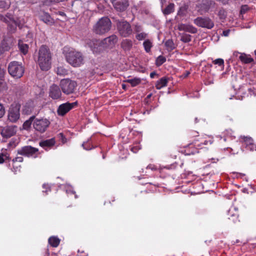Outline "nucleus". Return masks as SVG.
<instances>
[{"mask_svg": "<svg viewBox=\"0 0 256 256\" xmlns=\"http://www.w3.org/2000/svg\"><path fill=\"white\" fill-rule=\"evenodd\" d=\"M50 122L46 118H34L33 122L34 129L40 133H44L49 127Z\"/></svg>", "mask_w": 256, "mask_h": 256, "instance_id": "9", "label": "nucleus"}, {"mask_svg": "<svg viewBox=\"0 0 256 256\" xmlns=\"http://www.w3.org/2000/svg\"><path fill=\"white\" fill-rule=\"evenodd\" d=\"M87 44L94 52H96L99 46L100 42L96 40H89L87 42Z\"/></svg>", "mask_w": 256, "mask_h": 256, "instance_id": "20", "label": "nucleus"}, {"mask_svg": "<svg viewBox=\"0 0 256 256\" xmlns=\"http://www.w3.org/2000/svg\"><path fill=\"white\" fill-rule=\"evenodd\" d=\"M4 157L6 158V156L3 154H0V164H2L4 162Z\"/></svg>", "mask_w": 256, "mask_h": 256, "instance_id": "45", "label": "nucleus"}, {"mask_svg": "<svg viewBox=\"0 0 256 256\" xmlns=\"http://www.w3.org/2000/svg\"><path fill=\"white\" fill-rule=\"evenodd\" d=\"M14 23L8 25V30L10 33H14L16 30V23L14 20Z\"/></svg>", "mask_w": 256, "mask_h": 256, "instance_id": "34", "label": "nucleus"}, {"mask_svg": "<svg viewBox=\"0 0 256 256\" xmlns=\"http://www.w3.org/2000/svg\"><path fill=\"white\" fill-rule=\"evenodd\" d=\"M21 106L19 103L14 102L10 105L8 111V120L16 122L20 118V110Z\"/></svg>", "mask_w": 256, "mask_h": 256, "instance_id": "8", "label": "nucleus"}, {"mask_svg": "<svg viewBox=\"0 0 256 256\" xmlns=\"http://www.w3.org/2000/svg\"><path fill=\"white\" fill-rule=\"evenodd\" d=\"M195 120H196V122H198V119H197V118H196Z\"/></svg>", "mask_w": 256, "mask_h": 256, "instance_id": "60", "label": "nucleus"}, {"mask_svg": "<svg viewBox=\"0 0 256 256\" xmlns=\"http://www.w3.org/2000/svg\"><path fill=\"white\" fill-rule=\"evenodd\" d=\"M39 144L40 146L46 150V147L50 148L55 144V140L54 138H52L50 139L42 141Z\"/></svg>", "mask_w": 256, "mask_h": 256, "instance_id": "21", "label": "nucleus"}, {"mask_svg": "<svg viewBox=\"0 0 256 256\" xmlns=\"http://www.w3.org/2000/svg\"><path fill=\"white\" fill-rule=\"evenodd\" d=\"M144 50L146 52H150L151 48L152 46V42L150 40H146L143 43Z\"/></svg>", "mask_w": 256, "mask_h": 256, "instance_id": "29", "label": "nucleus"}, {"mask_svg": "<svg viewBox=\"0 0 256 256\" xmlns=\"http://www.w3.org/2000/svg\"><path fill=\"white\" fill-rule=\"evenodd\" d=\"M122 88L124 90L126 89V85L125 84H122Z\"/></svg>", "mask_w": 256, "mask_h": 256, "instance_id": "55", "label": "nucleus"}, {"mask_svg": "<svg viewBox=\"0 0 256 256\" xmlns=\"http://www.w3.org/2000/svg\"><path fill=\"white\" fill-rule=\"evenodd\" d=\"M9 144L14 148L16 147V144L12 142V141L10 142Z\"/></svg>", "mask_w": 256, "mask_h": 256, "instance_id": "52", "label": "nucleus"}, {"mask_svg": "<svg viewBox=\"0 0 256 256\" xmlns=\"http://www.w3.org/2000/svg\"><path fill=\"white\" fill-rule=\"evenodd\" d=\"M192 36L186 34H182L180 36V40L186 43L191 41Z\"/></svg>", "mask_w": 256, "mask_h": 256, "instance_id": "30", "label": "nucleus"}, {"mask_svg": "<svg viewBox=\"0 0 256 256\" xmlns=\"http://www.w3.org/2000/svg\"><path fill=\"white\" fill-rule=\"evenodd\" d=\"M156 75V73L155 72H153L150 74V77L152 78Z\"/></svg>", "mask_w": 256, "mask_h": 256, "instance_id": "53", "label": "nucleus"}, {"mask_svg": "<svg viewBox=\"0 0 256 256\" xmlns=\"http://www.w3.org/2000/svg\"><path fill=\"white\" fill-rule=\"evenodd\" d=\"M60 16H64V15H65L64 13V12H60Z\"/></svg>", "mask_w": 256, "mask_h": 256, "instance_id": "56", "label": "nucleus"}, {"mask_svg": "<svg viewBox=\"0 0 256 256\" xmlns=\"http://www.w3.org/2000/svg\"><path fill=\"white\" fill-rule=\"evenodd\" d=\"M174 4L171 3L169 4L164 10L163 13L165 15L169 14L174 11Z\"/></svg>", "mask_w": 256, "mask_h": 256, "instance_id": "28", "label": "nucleus"}, {"mask_svg": "<svg viewBox=\"0 0 256 256\" xmlns=\"http://www.w3.org/2000/svg\"><path fill=\"white\" fill-rule=\"evenodd\" d=\"M232 216L234 218L232 220L233 222L234 223L236 222L238 220V216L236 215H232Z\"/></svg>", "mask_w": 256, "mask_h": 256, "instance_id": "51", "label": "nucleus"}, {"mask_svg": "<svg viewBox=\"0 0 256 256\" xmlns=\"http://www.w3.org/2000/svg\"><path fill=\"white\" fill-rule=\"evenodd\" d=\"M165 46L168 50L171 51L174 49V44L172 40H168L165 42Z\"/></svg>", "mask_w": 256, "mask_h": 256, "instance_id": "32", "label": "nucleus"}, {"mask_svg": "<svg viewBox=\"0 0 256 256\" xmlns=\"http://www.w3.org/2000/svg\"><path fill=\"white\" fill-rule=\"evenodd\" d=\"M116 28L119 34L124 38L130 36L133 32L131 25L126 20H118Z\"/></svg>", "mask_w": 256, "mask_h": 256, "instance_id": "5", "label": "nucleus"}, {"mask_svg": "<svg viewBox=\"0 0 256 256\" xmlns=\"http://www.w3.org/2000/svg\"><path fill=\"white\" fill-rule=\"evenodd\" d=\"M168 82V78L166 77H162L158 81L156 82V89L160 90L162 88L166 86H167Z\"/></svg>", "mask_w": 256, "mask_h": 256, "instance_id": "23", "label": "nucleus"}, {"mask_svg": "<svg viewBox=\"0 0 256 256\" xmlns=\"http://www.w3.org/2000/svg\"><path fill=\"white\" fill-rule=\"evenodd\" d=\"M22 156H16L12 160L13 162H22L24 160V158Z\"/></svg>", "mask_w": 256, "mask_h": 256, "instance_id": "41", "label": "nucleus"}, {"mask_svg": "<svg viewBox=\"0 0 256 256\" xmlns=\"http://www.w3.org/2000/svg\"><path fill=\"white\" fill-rule=\"evenodd\" d=\"M77 104L76 102L72 103L66 102L58 106L57 110V114L60 116H64L70 110H71L74 106Z\"/></svg>", "mask_w": 256, "mask_h": 256, "instance_id": "11", "label": "nucleus"}, {"mask_svg": "<svg viewBox=\"0 0 256 256\" xmlns=\"http://www.w3.org/2000/svg\"><path fill=\"white\" fill-rule=\"evenodd\" d=\"M253 143V140L250 138H245L244 139V146H248Z\"/></svg>", "mask_w": 256, "mask_h": 256, "instance_id": "38", "label": "nucleus"}, {"mask_svg": "<svg viewBox=\"0 0 256 256\" xmlns=\"http://www.w3.org/2000/svg\"><path fill=\"white\" fill-rule=\"evenodd\" d=\"M132 46V42L131 40H124L121 43V46L125 51L130 50Z\"/></svg>", "mask_w": 256, "mask_h": 256, "instance_id": "22", "label": "nucleus"}, {"mask_svg": "<svg viewBox=\"0 0 256 256\" xmlns=\"http://www.w3.org/2000/svg\"><path fill=\"white\" fill-rule=\"evenodd\" d=\"M141 79L140 78H134L132 79H128L125 80L126 82H128L131 84L132 86H136L141 82Z\"/></svg>", "mask_w": 256, "mask_h": 256, "instance_id": "27", "label": "nucleus"}, {"mask_svg": "<svg viewBox=\"0 0 256 256\" xmlns=\"http://www.w3.org/2000/svg\"><path fill=\"white\" fill-rule=\"evenodd\" d=\"M82 146L84 148V144H82Z\"/></svg>", "mask_w": 256, "mask_h": 256, "instance_id": "63", "label": "nucleus"}, {"mask_svg": "<svg viewBox=\"0 0 256 256\" xmlns=\"http://www.w3.org/2000/svg\"><path fill=\"white\" fill-rule=\"evenodd\" d=\"M148 36V34L145 32H140L136 35V38L138 40H142L145 39Z\"/></svg>", "mask_w": 256, "mask_h": 256, "instance_id": "36", "label": "nucleus"}, {"mask_svg": "<svg viewBox=\"0 0 256 256\" xmlns=\"http://www.w3.org/2000/svg\"><path fill=\"white\" fill-rule=\"evenodd\" d=\"M183 10H186V8H182H182H180V10H179V12H178V14H180V15H182V16H184V14H184V12H182Z\"/></svg>", "mask_w": 256, "mask_h": 256, "instance_id": "47", "label": "nucleus"}, {"mask_svg": "<svg viewBox=\"0 0 256 256\" xmlns=\"http://www.w3.org/2000/svg\"><path fill=\"white\" fill-rule=\"evenodd\" d=\"M16 126H6L2 130L1 134L5 138H10L16 134Z\"/></svg>", "mask_w": 256, "mask_h": 256, "instance_id": "14", "label": "nucleus"}, {"mask_svg": "<svg viewBox=\"0 0 256 256\" xmlns=\"http://www.w3.org/2000/svg\"><path fill=\"white\" fill-rule=\"evenodd\" d=\"M254 54L256 55V50H254Z\"/></svg>", "mask_w": 256, "mask_h": 256, "instance_id": "61", "label": "nucleus"}, {"mask_svg": "<svg viewBox=\"0 0 256 256\" xmlns=\"http://www.w3.org/2000/svg\"><path fill=\"white\" fill-rule=\"evenodd\" d=\"M246 148L249 150L250 151H254V150H256V147L254 143L252 144H251L246 146Z\"/></svg>", "mask_w": 256, "mask_h": 256, "instance_id": "40", "label": "nucleus"}, {"mask_svg": "<svg viewBox=\"0 0 256 256\" xmlns=\"http://www.w3.org/2000/svg\"><path fill=\"white\" fill-rule=\"evenodd\" d=\"M56 72L58 75L64 76L68 74V70L63 66H58Z\"/></svg>", "mask_w": 256, "mask_h": 256, "instance_id": "31", "label": "nucleus"}, {"mask_svg": "<svg viewBox=\"0 0 256 256\" xmlns=\"http://www.w3.org/2000/svg\"><path fill=\"white\" fill-rule=\"evenodd\" d=\"M18 154L28 158H36L39 154L38 149L30 146H26L17 150Z\"/></svg>", "mask_w": 256, "mask_h": 256, "instance_id": "7", "label": "nucleus"}, {"mask_svg": "<svg viewBox=\"0 0 256 256\" xmlns=\"http://www.w3.org/2000/svg\"><path fill=\"white\" fill-rule=\"evenodd\" d=\"M60 86L62 92L64 94L68 95L74 92L77 86V83L69 78L63 79L60 80Z\"/></svg>", "mask_w": 256, "mask_h": 256, "instance_id": "6", "label": "nucleus"}, {"mask_svg": "<svg viewBox=\"0 0 256 256\" xmlns=\"http://www.w3.org/2000/svg\"><path fill=\"white\" fill-rule=\"evenodd\" d=\"M238 54H239V52H234V56H237Z\"/></svg>", "mask_w": 256, "mask_h": 256, "instance_id": "57", "label": "nucleus"}, {"mask_svg": "<svg viewBox=\"0 0 256 256\" xmlns=\"http://www.w3.org/2000/svg\"><path fill=\"white\" fill-rule=\"evenodd\" d=\"M52 54L50 49L46 46H42L38 51V64L42 70H48L50 68Z\"/></svg>", "mask_w": 256, "mask_h": 256, "instance_id": "1", "label": "nucleus"}, {"mask_svg": "<svg viewBox=\"0 0 256 256\" xmlns=\"http://www.w3.org/2000/svg\"><path fill=\"white\" fill-rule=\"evenodd\" d=\"M190 74V72H188V71H186L183 74H182V76L184 78H186L187 76H188Z\"/></svg>", "mask_w": 256, "mask_h": 256, "instance_id": "50", "label": "nucleus"}, {"mask_svg": "<svg viewBox=\"0 0 256 256\" xmlns=\"http://www.w3.org/2000/svg\"><path fill=\"white\" fill-rule=\"evenodd\" d=\"M118 36L115 34H112L108 38L104 39L103 42L108 45V46H112L118 42Z\"/></svg>", "mask_w": 256, "mask_h": 256, "instance_id": "17", "label": "nucleus"}, {"mask_svg": "<svg viewBox=\"0 0 256 256\" xmlns=\"http://www.w3.org/2000/svg\"><path fill=\"white\" fill-rule=\"evenodd\" d=\"M240 60L244 64H248L254 62V59L250 55L246 54L244 53H241L239 56Z\"/></svg>", "mask_w": 256, "mask_h": 256, "instance_id": "19", "label": "nucleus"}, {"mask_svg": "<svg viewBox=\"0 0 256 256\" xmlns=\"http://www.w3.org/2000/svg\"><path fill=\"white\" fill-rule=\"evenodd\" d=\"M152 95V94H148V95L147 96L146 98H150L151 97Z\"/></svg>", "mask_w": 256, "mask_h": 256, "instance_id": "58", "label": "nucleus"}, {"mask_svg": "<svg viewBox=\"0 0 256 256\" xmlns=\"http://www.w3.org/2000/svg\"><path fill=\"white\" fill-rule=\"evenodd\" d=\"M114 9L118 12H124L129 6L128 0H112Z\"/></svg>", "mask_w": 256, "mask_h": 256, "instance_id": "12", "label": "nucleus"}, {"mask_svg": "<svg viewBox=\"0 0 256 256\" xmlns=\"http://www.w3.org/2000/svg\"><path fill=\"white\" fill-rule=\"evenodd\" d=\"M35 118L36 116H30L28 120H26L23 124L22 126L24 129L26 130H28L30 128L32 122L34 121Z\"/></svg>", "mask_w": 256, "mask_h": 256, "instance_id": "25", "label": "nucleus"}, {"mask_svg": "<svg viewBox=\"0 0 256 256\" xmlns=\"http://www.w3.org/2000/svg\"><path fill=\"white\" fill-rule=\"evenodd\" d=\"M60 242V239L56 236H51L48 239V243L52 247H57L59 245Z\"/></svg>", "mask_w": 256, "mask_h": 256, "instance_id": "24", "label": "nucleus"}, {"mask_svg": "<svg viewBox=\"0 0 256 256\" xmlns=\"http://www.w3.org/2000/svg\"><path fill=\"white\" fill-rule=\"evenodd\" d=\"M142 28L141 26L138 24H136L135 26L134 30L136 32H140L142 31Z\"/></svg>", "mask_w": 256, "mask_h": 256, "instance_id": "43", "label": "nucleus"}, {"mask_svg": "<svg viewBox=\"0 0 256 256\" xmlns=\"http://www.w3.org/2000/svg\"><path fill=\"white\" fill-rule=\"evenodd\" d=\"M250 10L249 7L248 5H242L240 8V14H246L247 12H248Z\"/></svg>", "mask_w": 256, "mask_h": 256, "instance_id": "37", "label": "nucleus"}, {"mask_svg": "<svg viewBox=\"0 0 256 256\" xmlns=\"http://www.w3.org/2000/svg\"><path fill=\"white\" fill-rule=\"evenodd\" d=\"M112 28V22L108 17L100 18L94 26L92 30L96 34L102 35L108 32Z\"/></svg>", "mask_w": 256, "mask_h": 256, "instance_id": "2", "label": "nucleus"}, {"mask_svg": "<svg viewBox=\"0 0 256 256\" xmlns=\"http://www.w3.org/2000/svg\"><path fill=\"white\" fill-rule=\"evenodd\" d=\"M212 62L214 64H218L219 66H224V61L222 58H218L213 60Z\"/></svg>", "mask_w": 256, "mask_h": 256, "instance_id": "39", "label": "nucleus"}, {"mask_svg": "<svg viewBox=\"0 0 256 256\" xmlns=\"http://www.w3.org/2000/svg\"><path fill=\"white\" fill-rule=\"evenodd\" d=\"M12 45V40L10 38H4L1 43L0 48V53L9 50Z\"/></svg>", "mask_w": 256, "mask_h": 256, "instance_id": "16", "label": "nucleus"}, {"mask_svg": "<svg viewBox=\"0 0 256 256\" xmlns=\"http://www.w3.org/2000/svg\"><path fill=\"white\" fill-rule=\"evenodd\" d=\"M50 0L51 2H64L65 0Z\"/></svg>", "mask_w": 256, "mask_h": 256, "instance_id": "54", "label": "nucleus"}, {"mask_svg": "<svg viewBox=\"0 0 256 256\" xmlns=\"http://www.w3.org/2000/svg\"><path fill=\"white\" fill-rule=\"evenodd\" d=\"M10 6V3H8L4 0H0V8L8 9Z\"/></svg>", "mask_w": 256, "mask_h": 256, "instance_id": "35", "label": "nucleus"}, {"mask_svg": "<svg viewBox=\"0 0 256 256\" xmlns=\"http://www.w3.org/2000/svg\"><path fill=\"white\" fill-rule=\"evenodd\" d=\"M194 23L199 27L212 29L214 26V22L208 17H198L194 20Z\"/></svg>", "mask_w": 256, "mask_h": 256, "instance_id": "10", "label": "nucleus"}, {"mask_svg": "<svg viewBox=\"0 0 256 256\" xmlns=\"http://www.w3.org/2000/svg\"><path fill=\"white\" fill-rule=\"evenodd\" d=\"M178 29L179 30H184L192 34H196L197 32V29L190 24H178Z\"/></svg>", "mask_w": 256, "mask_h": 256, "instance_id": "15", "label": "nucleus"}, {"mask_svg": "<svg viewBox=\"0 0 256 256\" xmlns=\"http://www.w3.org/2000/svg\"><path fill=\"white\" fill-rule=\"evenodd\" d=\"M18 47L22 52L24 54H26L28 49V46L27 44H24L22 40H20L18 42Z\"/></svg>", "mask_w": 256, "mask_h": 256, "instance_id": "26", "label": "nucleus"}, {"mask_svg": "<svg viewBox=\"0 0 256 256\" xmlns=\"http://www.w3.org/2000/svg\"><path fill=\"white\" fill-rule=\"evenodd\" d=\"M43 188L45 189V190H43V192H48L50 191V188L48 184H44L42 186Z\"/></svg>", "mask_w": 256, "mask_h": 256, "instance_id": "44", "label": "nucleus"}, {"mask_svg": "<svg viewBox=\"0 0 256 256\" xmlns=\"http://www.w3.org/2000/svg\"><path fill=\"white\" fill-rule=\"evenodd\" d=\"M49 96L54 100L60 98L62 92L59 86L55 84H52L50 88Z\"/></svg>", "mask_w": 256, "mask_h": 256, "instance_id": "13", "label": "nucleus"}, {"mask_svg": "<svg viewBox=\"0 0 256 256\" xmlns=\"http://www.w3.org/2000/svg\"><path fill=\"white\" fill-rule=\"evenodd\" d=\"M197 141H198V140H194V142L195 144H196V142Z\"/></svg>", "mask_w": 256, "mask_h": 256, "instance_id": "59", "label": "nucleus"}, {"mask_svg": "<svg viewBox=\"0 0 256 256\" xmlns=\"http://www.w3.org/2000/svg\"><path fill=\"white\" fill-rule=\"evenodd\" d=\"M166 61V58L165 57L160 56H158L156 62V64L157 66H160L162 64Z\"/></svg>", "mask_w": 256, "mask_h": 256, "instance_id": "33", "label": "nucleus"}, {"mask_svg": "<svg viewBox=\"0 0 256 256\" xmlns=\"http://www.w3.org/2000/svg\"><path fill=\"white\" fill-rule=\"evenodd\" d=\"M66 60L68 63L74 67H78L84 64V56L80 52L70 51L66 55Z\"/></svg>", "mask_w": 256, "mask_h": 256, "instance_id": "4", "label": "nucleus"}, {"mask_svg": "<svg viewBox=\"0 0 256 256\" xmlns=\"http://www.w3.org/2000/svg\"><path fill=\"white\" fill-rule=\"evenodd\" d=\"M147 168L151 169L152 170H156V168L152 164H150L147 166Z\"/></svg>", "mask_w": 256, "mask_h": 256, "instance_id": "48", "label": "nucleus"}, {"mask_svg": "<svg viewBox=\"0 0 256 256\" xmlns=\"http://www.w3.org/2000/svg\"><path fill=\"white\" fill-rule=\"evenodd\" d=\"M5 113L4 108L3 105L0 103V118H2Z\"/></svg>", "mask_w": 256, "mask_h": 256, "instance_id": "42", "label": "nucleus"}, {"mask_svg": "<svg viewBox=\"0 0 256 256\" xmlns=\"http://www.w3.org/2000/svg\"><path fill=\"white\" fill-rule=\"evenodd\" d=\"M230 30H229L223 31V36H228L230 34Z\"/></svg>", "mask_w": 256, "mask_h": 256, "instance_id": "49", "label": "nucleus"}, {"mask_svg": "<svg viewBox=\"0 0 256 256\" xmlns=\"http://www.w3.org/2000/svg\"><path fill=\"white\" fill-rule=\"evenodd\" d=\"M0 20L6 23L8 22L7 18L1 14H0Z\"/></svg>", "mask_w": 256, "mask_h": 256, "instance_id": "46", "label": "nucleus"}, {"mask_svg": "<svg viewBox=\"0 0 256 256\" xmlns=\"http://www.w3.org/2000/svg\"><path fill=\"white\" fill-rule=\"evenodd\" d=\"M8 70L9 74L16 79L20 78L24 72V68L22 63L16 61L10 62L8 64Z\"/></svg>", "mask_w": 256, "mask_h": 256, "instance_id": "3", "label": "nucleus"}, {"mask_svg": "<svg viewBox=\"0 0 256 256\" xmlns=\"http://www.w3.org/2000/svg\"><path fill=\"white\" fill-rule=\"evenodd\" d=\"M40 18L47 24L52 25L54 24V20L50 16L47 12H42L40 16Z\"/></svg>", "mask_w": 256, "mask_h": 256, "instance_id": "18", "label": "nucleus"}, {"mask_svg": "<svg viewBox=\"0 0 256 256\" xmlns=\"http://www.w3.org/2000/svg\"><path fill=\"white\" fill-rule=\"evenodd\" d=\"M77 196L76 195H75V198H77Z\"/></svg>", "mask_w": 256, "mask_h": 256, "instance_id": "62", "label": "nucleus"}]
</instances>
